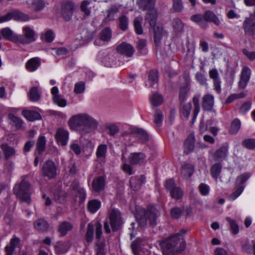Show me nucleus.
Masks as SVG:
<instances>
[{"label":"nucleus","mask_w":255,"mask_h":255,"mask_svg":"<svg viewBox=\"0 0 255 255\" xmlns=\"http://www.w3.org/2000/svg\"><path fill=\"white\" fill-rule=\"evenodd\" d=\"M90 3V1L85 0H83L80 5V8L86 15H89L90 14V10L87 8V5Z\"/></svg>","instance_id":"338daca9"},{"label":"nucleus","mask_w":255,"mask_h":255,"mask_svg":"<svg viewBox=\"0 0 255 255\" xmlns=\"http://www.w3.org/2000/svg\"><path fill=\"white\" fill-rule=\"evenodd\" d=\"M214 105V96L210 94H206L202 98L201 106L203 110L207 112L212 111Z\"/></svg>","instance_id":"4468645a"},{"label":"nucleus","mask_w":255,"mask_h":255,"mask_svg":"<svg viewBox=\"0 0 255 255\" xmlns=\"http://www.w3.org/2000/svg\"><path fill=\"white\" fill-rule=\"evenodd\" d=\"M22 115L26 120L30 122H33L42 119L40 114L34 111L24 110L22 111Z\"/></svg>","instance_id":"bb28decb"},{"label":"nucleus","mask_w":255,"mask_h":255,"mask_svg":"<svg viewBox=\"0 0 255 255\" xmlns=\"http://www.w3.org/2000/svg\"><path fill=\"white\" fill-rule=\"evenodd\" d=\"M137 4L140 9L144 10L151 11L155 10V0H140Z\"/></svg>","instance_id":"5701e85b"},{"label":"nucleus","mask_w":255,"mask_h":255,"mask_svg":"<svg viewBox=\"0 0 255 255\" xmlns=\"http://www.w3.org/2000/svg\"><path fill=\"white\" fill-rule=\"evenodd\" d=\"M177 235H173L160 243V246L163 255H174L178 252L184 251L186 247V242L184 238L181 239V242L178 245Z\"/></svg>","instance_id":"7ed1b4c3"},{"label":"nucleus","mask_w":255,"mask_h":255,"mask_svg":"<svg viewBox=\"0 0 255 255\" xmlns=\"http://www.w3.org/2000/svg\"><path fill=\"white\" fill-rule=\"evenodd\" d=\"M73 228V225L69 222L63 221L60 223L58 228V232L61 237L66 236L68 232Z\"/></svg>","instance_id":"7c9ffc66"},{"label":"nucleus","mask_w":255,"mask_h":255,"mask_svg":"<svg viewBox=\"0 0 255 255\" xmlns=\"http://www.w3.org/2000/svg\"><path fill=\"white\" fill-rule=\"evenodd\" d=\"M172 7L175 12H179L183 9L184 6L182 0H172Z\"/></svg>","instance_id":"13d9d810"},{"label":"nucleus","mask_w":255,"mask_h":255,"mask_svg":"<svg viewBox=\"0 0 255 255\" xmlns=\"http://www.w3.org/2000/svg\"><path fill=\"white\" fill-rule=\"evenodd\" d=\"M163 119V115L162 112L159 109H156L154 115V123L157 126H160Z\"/></svg>","instance_id":"603ef678"},{"label":"nucleus","mask_w":255,"mask_h":255,"mask_svg":"<svg viewBox=\"0 0 255 255\" xmlns=\"http://www.w3.org/2000/svg\"><path fill=\"white\" fill-rule=\"evenodd\" d=\"M117 52L122 55H125L128 57H131L134 52V49L130 44L125 42H123L116 47Z\"/></svg>","instance_id":"ddd939ff"},{"label":"nucleus","mask_w":255,"mask_h":255,"mask_svg":"<svg viewBox=\"0 0 255 255\" xmlns=\"http://www.w3.org/2000/svg\"><path fill=\"white\" fill-rule=\"evenodd\" d=\"M210 77L214 81V90L218 93L221 92V81L219 78V74L216 69H213L209 71Z\"/></svg>","instance_id":"a878e982"},{"label":"nucleus","mask_w":255,"mask_h":255,"mask_svg":"<svg viewBox=\"0 0 255 255\" xmlns=\"http://www.w3.org/2000/svg\"><path fill=\"white\" fill-rule=\"evenodd\" d=\"M107 146L105 144H100L97 150L96 155L98 158L104 157L106 156Z\"/></svg>","instance_id":"680f3d73"},{"label":"nucleus","mask_w":255,"mask_h":255,"mask_svg":"<svg viewBox=\"0 0 255 255\" xmlns=\"http://www.w3.org/2000/svg\"><path fill=\"white\" fill-rule=\"evenodd\" d=\"M189 76L188 75L186 78V85L185 86L182 87L179 91V99L181 105H182L186 100L187 95L190 90V82L189 81Z\"/></svg>","instance_id":"b1692460"},{"label":"nucleus","mask_w":255,"mask_h":255,"mask_svg":"<svg viewBox=\"0 0 255 255\" xmlns=\"http://www.w3.org/2000/svg\"><path fill=\"white\" fill-rule=\"evenodd\" d=\"M95 227L96 240L95 244L96 255H105V243L104 241H100L102 235V225L100 222H98L95 224Z\"/></svg>","instance_id":"39448f33"},{"label":"nucleus","mask_w":255,"mask_h":255,"mask_svg":"<svg viewBox=\"0 0 255 255\" xmlns=\"http://www.w3.org/2000/svg\"><path fill=\"white\" fill-rule=\"evenodd\" d=\"M130 247L134 255H150V252L144 248L143 241L140 238L134 240Z\"/></svg>","instance_id":"9b49d317"},{"label":"nucleus","mask_w":255,"mask_h":255,"mask_svg":"<svg viewBox=\"0 0 255 255\" xmlns=\"http://www.w3.org/2000/svg\"><path fill=\"white\" fill-rule=\"evenodd\" d=\"M194 171V166L190 163H186L182 166L181 173L184 176L190 177L193 174Z\"/></svg>","instance_id":"58836bf2"},{"label":"nucleus","mask_w":255,"mask_h":255,"mask_svg":"<svg viewBox=\"0 0 255 255\" xmlns=\"http://www.w3.org/2000/svg\"><path fill=\"white\" fill-rule=\"evenodd\" d=\"M76 5L72 1L63 2L61 6V14L66 21H69L72 19Z\"/></svg>","instance_id":"423d86ee"},{"label":"nucleus","mask_w":255,"mask_h":255,"mask_svg":"<svg viewBox=\"0 0 255 255\" xmlns=\"http://www.w3.org/2000/svg\"><path fill=\"white\" fill-rule=\"evenodd\" d=\"M145 156L142 152H134L128 157L129 162L132 165L140 164L144 161Z\"/></svg>","instance_id":"aec40b11"},{"label":"nucleus","mask_w":255,"mask_h":255,"mask_svg":"<svg viewBox=\"0 0 255 255\" xmlns=\"http://www.w3.org/2000/svg\"><path fill=\"white\" fill-rule=\"evenodd\" d=\"M191 20L197 23L201 27L205 28L208 26V24L204 21L203 15L200 14L193 15L191 17Z\"/></svg>","instance_id":"ea45409f"},{"label":"nucleus","mask_w":255,"mask_h":255,"mask_svg":"<svg viewBox=\"0 0 255 255\" xmlns=\"http://www.w3.org/2000/svg\"><path fill=\"white\" fill-rule=\"evenodd\" d=\"M226 220L230 225V229L233 234L237 235L239 232V227L236 221L230 217H226Z\"/></svg>","instance_id":"49530a36"},{"label":"nucleus","mask_w":255,"mask_h":255,"mask_svg":"<svg viewBox=\"0 0 255 255\" xmlns=\"http://www.w3.org/2000/svg\"><path fill=\"white\" fill-rule=\"evenodd\" d=\"M112 37V30L109 27H106L100 33V38L104 41H109Z\"/></svg>","instance_id":"a18cd8bd"},{"label":"nucleus","mask_w":255,"mask_h":255,"mask_svg":"<svg viewBox=\"0 0 255 255\" xmlns=\"http://www.w3.org/2000/svg\"><path fill=\"white\" fill-rule=\"evenodd\" d=\"M157 17V11L156 10H154L146 13L145 20H147L150 26L153 27L156 26Z\"/></svg>","instance_id":"f704fd0d"},{"label":"nucleus","mask_w":255,"mask_h":255,"mask_svg":"<svg viewBox=\"0 0 255 255\" xmlns=\"http://www.w3.org/2000/svg\"><path fill=\"white\" fill-rule=\"evenodd\" d=\"M242 145L248 149H253L255 148V139H246L242 141Z\"/></svg>","instance_id":"bf43d9fd"},{"label":"nucleus","mask_w":255,"mask_h":255,"mask_svg":"<svg viewBox=\"0 0 255 255\" xmlns=\"http://www.w3.org/2000/svg\"><path fill=\"white\" fill-rule=\"evenodd\" d=\"M35 229L40 233H45L49 230V224L44 218H39L34 222Z\"/></svg>","instance_id":"a211bd4d"},{"label":"nucleus","mask_w":255,"mask_h":255,"mask_svg":"<svg viewBox=\"0 0 255 255\" xmlns=\"http://www.w3.org/2000/svg\"><path fill=\"white\" fill-rule=\"evenodd\" d=\"M159 73L156 69H151L148 73V82L152 87L158 82Z\"/></svg>","instance_id":"473e14b6"},{"label":"nucleus","mask_w":255,"mask_h":255,"mask_svg":"<svg viewBox=\"0 0 255 255\" xmlns=\"http://www.w3.org/2000/svg\"><path fill=\"white\" fill-rule=\"evenodd\" d=\"M170 193L171 197L176 200L180 199L183 196L182 191L180 187H176Z\"/></svg>","instance_id":"6e6d98bb"},{"label":"nucleus","mask_w":255,"mask_h":255,"mask_svg":"<svg viewBox=\"0 0 255 255\" xmlns=\"http://www.w3.org/2000/svg\"><path fill=\"white\" fill-rule=\"evenodd\" d=\"M23 34L17 35V42L22 44H28L35 41V32L29 26L23 28Z\"/></svg>","instance_id":"6e6552de"},{"label":"nucleus","mask_w":255,"mask_h":255,"mask_svg":"<svg viewBox=\"0 0 255 255\" xmlns=\"http://www.w3.org/2000/svg\"><path fill=\"white\" fill-rule=\"evenodd\" d=\"M241 127V122L238 119H235L232 122L230 132L232 134H235L237 133Z\"/></svg>","instance_id":"864d4df0"},{"label":"nucleus","mask_w":255,"mask_h":255,"mask_svg":"<svg viewBox=\"0 0 255 255\" xmlns=\"http://www.w3.org/2000/svg\"><path fill=\"white\" fill-rule=\"evenodd\" d=\"M56 170L57 168L54 162L52 160L48 159L42 165L41 174L44 177L52 179L56 177Z\"/></svg>","instance_id":"1a4fd4ad"},{"label":"nucleus","mask_w":255,"mask_h":255,"mask_svg":"<svg viewBox=\"0 0 255 255\" xmlns=\"http://www.w3.org/2000/svg\"><path fill=\"white\" fill-rule=\"evenodd\" d=\"M29 98L31 101L36 102L40 98V94L36 87H32L29 93Z\"/></svg>","instance_id":"79ce46f5"},{"label":"nucleus","mask_w":255,"mask_h":255,"mask_svg":"<svg viewBox=\"0 0 255 255\" xmlns=\"http://www.w3.org/2000/svg\"><path fill=\"white\" fill-rule=\"evenodd\" d=\"M242 27L245 35L255 38V19L254 17H246L243 22Z\"/></svg>","instance_id":"f8f14e48"},{"label":"nucleus","mask_w":255,"mask_h":255,"mask_svg":"<svg viewBox=\"0 0 255 255\" xmlns=\"http://www.w3.org/2000/svg\"><path fill=\"white\" fill-rule=\"evenodd\" d=\"M85 89V83L83 82H78L75 85L74 92L76 94H81L84 92Z\"/></svg>","instance_id":"e2e57ef3"},{"label":"nucleus","mask_w":255,"mask_h":255,"mask_svg":"<svg viewBox=\"0 0 255 255\" xmlns=\"http://www.w3.org/2000/svg\"><path fill=\"white\" fill-rule=\"evenodd\" d=\"M55 137L59 144L61 146H65L66 145L68 139L69 133L66 130L62 128H59L57 130Z\"/></svg>","instance_id":"f3484780"},{"label":"nucleus","mask_w":255,"mask_h":255,"mask_svg":"<svg viewBox=\"0 0 255 255\" xmlns=\"http://www.w3.org/2000/svg\"><path fill=\"white\" fill-rule=\"evenodd\" d=\"M105 180L103 176H100L92 182V188L96 192H99L104 189Z\"/></svg>","instance_id":"c85d7f7f"},{"label":"nucleus","mask_w":255,"mask_h":255,"mask_svg":"<svg viewBox=\"0 0 255 255\" xmlns=\"http://www.w3.org/2000/svg\"><path fill=\"white\" fill-rule=\"evenodd\" d=\"M95 230L94 226L90 223L88 225L87 232L85 234V238L88 246L91 243L94 239V232Z\"/></svg>","instance_id":"c9c22d12"},{"label":"nucleus","mask_w":255,"mask_h":255,"mask_svg":"<svg viewBox=\"0 0 255 255\" xmlns=\"http://www.w3.org/2000/svg\"><path fill=\"white\" fill-rule=\"evenodd\" d=\"M222 169V165L221 163L214 164L211 167L210 174L211 176L217 180L220 176Z\"/></svg>","instance_id":"72a5a7b5"},{"label":"nucleus","mask_w":255,"mask_h":255,"mask_svg":"<svg viewBox=\"0 0 255 255\" xmlns=\"http://www.w3.org/2000/svg\"><path fill=\"white\" fill-rule=\"evenodd\" d=\"M11 19L17 21H27L29 19V16L20 11L15 10L0 16V23L9 21Z\"/></svg>","instance_id":"9d476101"},{"label":"nucleus","mask_w":255,"mask_h":255,"mask_svg":"<svg viewBox=\"0 0 255 255\" xmlns=\"http://www.w3.org/2000/svg\"><path fill=\"white\" fill-rule=\"evenodd\" d=\"M45 144L46 139L45 136H39L37 143V149L39 154H41L45 150Z\"/></svg>","instance_id":"09e8293b"},{"label":"nucleus","mask_w":255,"mask_h":255,"mask_svg":"<svg viewBox=\"0 0 255 255\" xmlns=\"http://www.w3.org/2000/svg\"><path fill=\"white\" fill-rule=\"evenodd\" d=\"M204 20L205 22H213L216 25L220 24V20L215 14L210 10H207L204 15Z\"/></svg>","instance_id":"2f4dec72"},{"label":"nucleus","mask_w":255,"mask_h":255,"mask_svg":"<svg viewBox=\"0 0 255 255\" xmlns=\"http://www.w3.org/2000/svg\"><path fill=\"white\" fill-rule=\"evenodd\" d=\"M21 178V181L14 187L13 192L22 201L29 204L31 202L29 192L30 184L25 181V176H23Z\"/></svg>","instance_id":"20e7f679"},{"label":"nucleus","mask_w":255,"mask_h":255,"mask_svg":"<svg viewBox=\"0 0 255 255\" xmlns=\"http://www.w3.org/2000/svg\"><path fill=\"white\" fill-rule=\"evenodd\" d=\"M40 65V62L38 58H33L28 60L26 64V69L30 71L36 70Z\"/></svg>","instance_id":"4c0bfd02"},{"label":"nucleus","mask_w":255,"mask_h":255,"mask_svg":"<svg viewBox=\"0 0 255 255\" xmlns=\"http://www.w3.org/2000/svg\"><path fill=\"white\" fill-rule=\"evenodd\" d=\"M119 19V27L123 31L126 30L128 28V19L126 15L120 16Z\"/></svg>","instance_id":"3c124183"},{"label":"nucleus","mask_w":255,"mask_h":255,"mask_svg":"<svg viewBox=\"0 0 255 255\" xmlns=\"http://www.w3.org/2000/svg\"><path fill=\"white\" fill-rule=\"evenodd\" d=\"M59 90L56 86L53 87L51 89V94L53 95V100L54 103L60 107H64L67 105V101L65 99L61 98L59 95Z\"/></svg>","instance_id":"4be33fe9"},{"label":"nucleus","mask_w":255,"mask_h":255,"mask_svg":"<svg viewBox=\"0 0 255 255\" xmlns=\"http://www.w3.org/2000/svg\"><path fill=\"white\" fill-rule=\"evenodd\" d=\"M145 181V177L144 175H141L139 177H131L129 180V183L131 188L133 190H138L144 184Z\"/></svg>","instance_id":"6ab92c4d"},{"label":"nucleus","mask_w":255,"mask_h":255,"mask_svg":"<svg viewBox=\"0 0 255 255\" xmlns=\"http://www.w3.org/2000/svg\"><path fill=\"white\" fill-rule=\"evenodd\" d=\"M228 151V146H222L213 154V158L216 161H222L227 156Z\"/></svg>","instance_id":"412c9836"},{"label":"nucleus","mask_w":255,"mask_h":255,"mask_svg":"<svg viewBox=\"0 0 255 255\" xmlns=\"http://www.w3.org/2000/svg\"><path fill=\"white\" fill-rule=\"evenodd\" d=\"M119 11V8L116 5H112L107 11V15L105 20L111 21L114 20V15Z\"/></svg>","instance_id":"c03bdc74"},{"label":"nucleus","mask_w":255,"mask_h":255,"mask_svg":"<svg viewBox=\"0 0 255 255\" xmlns=\"http://www.w3.org/2000/svg\"><path fill=\"white\" fill-rule=\"evenodd\" d=\"M150 101L153 106L157 107L163 103V98L161 95L158 93H154L152 94Z\"/></svg>","instance_id":"37998d69"},{"label":"nucleus","mask_w":255,"mask_h":255,"mask_svg":"<svg viewBox=\"0 0 255 255\" xmlns=\"http://www.w3.org/2000/svg\"><path fill=\"white\" fill-rule=\"evenodd\" d=\"M130 134H133L138 138L140 142L142 143L147 142L149 140L148 133L143 129L138 128H133L131 129Z\"/></svg>","instance_id":"2eb2a0df"},{"label":"nucleus","mask_w":255,"mask_h":255,"mask_svg":"<svg viewBox=\"0 0 255 255\" xmlns=\"http://www.w3.org/2000/svg\"><path fill=\"white\" fill-rule=\"evenodd\" d=\"M163 27L162 26L153 27L154 42L156 46H159L163 37Z\"/></svg>","instance_id":"cd10ccee"},{"label":"nucleus","mask_w":255,"mask_h":255,"mask_svg":"<svg viewBox=\"0 0 255 255\" xmlns=\"http://www.w3.org/2000/svg\"><path fill=\"white\" fill-rule=\"evenodd\" d=\"M109 220L113 232H117L121 229L123 221L119 210L112 209L109 214Z\"/></svg>","instance_id":"0eeeda50"},{"label":"nucleus","mask_w":255,"mask_h":255,"mask_svg":"<svg viewBox=\"0 0 255 255\" xmlns=\"http://www.w3.org/2000/svg\"><path fill=\"white\" fill-rule=\"evenodd\" d=\"M160 214L154 206H148L145 211L143 209L136 210L135 217L139 226L141 228H144L147 225V219L149 220L150 226L154 227L156 225V220Z\"/></svg>","instance_id":"f03ea898"},{"label":"nucleus","mask_w":255,"mask_h":255,"mask_svg":"<svg viewBox=\"0 0 255 255\" xmlns=\"http://www.w3.org/2000/svg\"><path fill=\"white\" fill-rule=\"evenodd\" d=\"M184 210L179 207H174L170 211V215L173 219H178L183 213Z\"/></svg>","instance_id":"4d7b16f0"},{"label":"nucleus","mask_w":255,"mask_h":255,"mask_svg":"<svg viewBox=\"0 0 255 255\" xmlns=\"http://www.w3.org/2000/svg\"><path fill=\"white\" fill-rule=\"evenodd\" d=\"M101 207V202L97 199H93L88 202L87 208L91 213H96Z\"/></svg>","instance_id":"e433bc0d"},{"label":"nucleus","mask_w":255,"mask_h":255,"mask_svg":"<svg viewBox=\"0 0 255 255\" xmlns=\"http://www.w3.org/2000/svg\"><path fill=\"white\" fill-rule=\"evenodd\" d=\"M8 118L11 122H12L17 129H19L21 128L23 125L22 121L19 118L15 117L12 114L8 115Z\"/></svg>","instance_id":"5fc2aeb1"},{"label":"nucleus","mask_w":255,"mask_h":255,"mask_svg":"<svg viewBox=\"0 0 255 255\" xmlns=\"http://www.w3.org/2000/svg\"><path fill=\"white\" fill-rule=\"evenodd\" d=\"M146 40L144 39H140L137 42L136 48L140 52V54L146 53V52L144 50L146 46Z\"/></svg>","instance_id":"052dcab7"},{"label":"nucleus","mask_w":255,"mask_h":255,"mask_svg":"<svg viewBox=\"0 0 255 255\" xmlns=\"http://www.w3.org/2000/svg\"><path fill=\"white\" fill-rule=\"evenodd\" d=\"M172 26L174 29L177 32H182L183 31L184 24L179 18L173 19Z\"/></svg>","instance_id":"de8ad7c7"},{"label":"nucleus","mask_w":255,"mask_h":255,"mask_svg":"<svg viewBox=\"0 0 255 255\" xmlns=\"http://www.w3.org/2000/svg\"><path fill=\"white\" fill-rule=\"evenodd\" d=\"M69 127L76 130L96 129L98 123L87 114H78L72 117L68 121Z\"/></svg>","instance_id":"f257e3e1"},{"label":"nucleus","mask_w":255,"mask_h":255,"mask_svg":"<svg viewBox=\"0 0 255 255\" xmlns=\"http://www.w3.org/2000/svg\"><path fill=\"white\" fill-rule=\"evenodd\" d=\"M0 33L4 38L14 43L17 42V35L14 34L13 31L8 27L2 29Z\"/></svg>","instance_id":"c756f323"},{"label":"nucleus","mask_w":255,"mask_h":255,"mask_svg":"<svg viewBox=\"0 0 255 255\" xmlns=\"http://www.w3.org/2000/svg\"><path fill=\"white\" fill-rule=\"evenodd\" d=\"M251 77V70L248 67H244L242 71L239 87L242 89L246 88Z\"/></svg>","instance_id":"dca6fc26"},{"label":"nucleus","mask_w":255,"mask_h":255,"mask_svg":"<svg viewBox=\"0 0 255 255\" xmlns=\"http://www.w3.org/2000/svg\"><path fill=\"white\" fill-rule=\"evenodd\" d=\"M55 249L56 253L58 255L65 254L68 251L66 244L61 242L57 243L55 246Z\"/></svg>","instance_id":"8fccbe9b"},{"label":"nucleus","mask_w":255,"mask_h":255,"mask_svg":"<svg viewBox=\"0 0 255 255\" xmlns=\"http://www.w3.org/2000/svg\"><path fill=\"white\" fill-rule=\"evenodd\" d=\"M250 174L248 173H244L237 177L236 184L241 185L244 183L250 177Z\"/></svg>","instance_id":"69168bd1"},{"label":"nucleus","mask_w":255,"mask_h":255,"mask_svg":"<svg viewBox=\"0 0 255 255\" xmlns=\"http://www.w3.org/2000/svg\"><path fill=\"white\" fill-rule=\"evenodd\" d=\"M192 108L191 103L183 105L182 113L184 117L188 118L190 114V111Z\"/></svg>","instance_id":"0e129e2a"},{"label":"nucleus","mask_w":255,"mask_h":255,"mask_svg":"<svg viewBox=\"0 0 255 255\" xmlns=\"http://www.w3.org/2000/svg\"><path fill=\"white\" fill-rule=\"evenodd\" d=\"M0 147L4 153L6 159H8L15 154L14 149L6 143L1 144Z\"/></svg>","instance_id":"a19ab883"},{"label":"nucleus","mask_w":255,"mask_h":255,"mask_svg":"<svg viewBox=\"0 0 255 255\" xmlns=\"http://www.w3.org/2000/svg\"><path fill=\"white\" fill-rule=\"evenodd\" d=\"M195 141L194 134H190L184 142V152L186 154H188L194 150Z\"/></svg>","instance_id":"393cba45"},{"label":"nucleus","mask_w":255,"mask_h":255,"mask_svg":"<svg viewBox=\"0 0 255 255\" xmlns=\"http://www.w3.org/2000/svg\"><path fill=\"white\" fill-rule=\"evenodd\" d=\"M35 11H40L45 7V3L43 0H35L33 3Z\"/></svg>","instance_id":"774afa93"}]
</instances>
